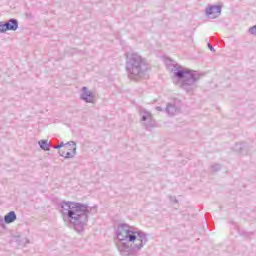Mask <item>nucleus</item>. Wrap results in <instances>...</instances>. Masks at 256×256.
Returning <instances> with one entry per match:
<instances>
[{
	"label": "nucleus",
	"mask_w": 256,
	"mask_h": 256,
	"mask_svg": "<svg viewBox=\"0 0 256 256\" xmlns=\"http://www.w3.org/2000/svg\"><path fill=\"white\" fill-rule=\"evenodd\" d=\"M115 234L118 240L116 247L121 256H133L149 243L147 233L127 223L118 224Z\"/></svg>",
	"instance_id": "obj_1"
},
{
	"label": "nucleus",
	"mask_w": 256,
	"mask_h": 256,
	"mask_svg": "<svg viewBox=\"0 0 256 256\" xmlns=\"http://www.w3.org/2000/svg\"><path fill=\"white\" fill-rule=\"evenodd\" d=\"M60 213L64 221L73 225L75 231L81 233L89 221V206L79 202L62 201L59 204Z\"/></svg>",
	"instance_id": "obj_2"
},
{
	"label": "nucleus",
	"mask_w": 256,
	"mask_h": 256,
	"mask_svg": "<svg viewBox=\"0 0 256 256\" xmlns=\"http://www.w3.org/2000/svg\"><path fill=\"white\" fill-rule=\"evenodd\" d=\"M168 69L172 71L174 77L178 79L181 83V88L186 91V93H189V95L195 93L197 81H199V73L174 63L168 65Z\"/></svg>",
	"instance_id": "obj_3"
},
{
	"label": "nucleus",
	"mask_w": 256,
	"mask_h": 256,
	"mask_svg": "<svg viewBox=\"0 0 256 256\" xmlns=\"http://www.w3.org/2000/svg\"><path fill=\"white\" fill-rule=\"evenodd\" d=\"M149 66L147 61L141 55L137 53L128 54L126 57V71L129 79L132 81H139L142 77H145Z\"/></svg>",
	"instance_id": "obj_4"
},
{
	"label": "nucleus",
	"mask_w": 256,
	"mask_h": 256,
	"mask_svg": "<svg viewBox=\"0 0 256 256\" xmlns=\"http://www.w3.org/2000/svg\"><path fill=\"white\" fill-rule=\"evenodd\" d=\"M139 115L140 123L147 131H151V129L156 127L157 123L155 122V119H153V114H151V112L141 109Z\"/></svg>",
	"instance_id": "obj_5"
},
{
	"label": "nucleus",
	"mask_w": 256,
	"mask_h": 256,
	"mask_svg": "<svg viewBox=\"0 0 256 256\" xmlns=\"http://www.w3.org/2000/svg\"><path fill=\"white\" fill-rule=\"evenodd\" d=\"M165 111L167 115L170 117H173L177 115V113L181 112V100L179 99H174L171 102H168L166 105Z\"/></svg>",
	"instance_id": "obj_6"
},
{
	"label": "nucleus",
	"mask_w": 256,
	"mask_h": 256,
	"mask_svg": "<svg viewBox=\"0 0 256 256\" xmlns=\"http://www.w3.org/2000/svg\"><path fill=\"white\" fill-rule=\"evenodd\" d=\"M66 145H69L71 149H69L70 152H60V157H64V159H73L75 155H77V143L74 141H69L66 143Z\"/></svg>",
	"instance_id": "obj_7"
},
{
	"label": "nucleus",
	"mask_w": 256,
	"mask_h": 256,
	"mask_svg": "<svg viewBox=\"0 0 256 256\" xmlns=\"http://www.w3.org/2000/svg\"><path fill=\"white\" fill-rule=\"evenodd\" d=\"M205 15L209 19H217L221 15V6L212 5L206 8Z\"/></svg>",
	"instance_id": "obj_8"
},
{
	"label": "nucleus",
	"mask_w": 256,
	"mask_h": 256,
	"mask_svg": "<svg viewBox=\"0 0 256 256\" xmlns=\"http://www.w3.org/2000/svg\"><path fill=\"white\" fill-rule=\"evenodd\" d=\"M80 99L85 101V103H95V94L89 91L87 87H82V93L80 94Z\"/></svg>",
	"instance_id": "obj_9"
},
{
	"label": "nucleus",
	"mask_w": 256,
	"mask_h": 256,
	"mask_svg": "<svg viewBox=\"0 0 256 256\" xmlns=\"http://www.w3.org/2000/svg\"><path fill=\"white\" fill-rule=\"evenodd\" d=\"M6 26V31H17L19 29V21L15 18L9 19L7 22H4Z\"/></svg>",
	"instance_id": "obj_10"
},
{
	"label": "nucleus",
	"mask_w": 256,
	"mask_h": 256,
	"mask_svg": "<svg viewBox=\"0 0 256 256\" xmlns=\"http://www.w3.org/2000/svg\"><path fill=\"white\" fill-rule=\"evenodd\" d=\"M15 221H17V214H15V211H10L4 216V223H7L8 225L15 223Z\"/></svg>",
	"instance_id": "obj_11"
},
{
	"label": "nucleus",
	"mask_w": 256,
	"mask_h": 256,
	"mask_svg": "<svg viewBox=\"0 0 256 256\" xmlns=\"http://www.w3.org/2000/svg\"><path fill=\"white\" fill-rule=\"evenodd\" d=\"M38 145L42 151H50L51 149V143L48 140H40Z\"/></svg>",
	"instance_id": "obj_12"
},
{
	"label": "nucleus",
	"mask_w": 256,
	"mask_h": 256,
	"mask_svg": "<svg viewBox=\"0 0 256 256\" xmlns=\"http://www.w3.org/2000/svg\"><path fill=\"white\" fill-rule=\"evenodd\" d=\"M233 149L237 153H243V149H245V143H236L234 145Z\"/></svg>",
	"instance_id": "obj_13"
},
{
	"label": "nucleus",
	"mask_w": 256,
	"mask_h": 256,
	"mask_svg": "<svg viewBox=\"0 0 256 256\" xmlns=\"http://www.w3.org/2000/svg\"><path fill=\"white\" fill-rule=\"evenodd\" d=\"M0 33H7L5 22H0Z\"/></svg>",
	"instance_id": "obj_14"
},
{
	"label": "nucleus",
	"mask_w": 256,
	"mask_h": 256,
	"mask_svg": "<svg viewBox=\"0 0 256 256\" xmlns=\"http://www.w3.org/2000/svg\"><path fill=\"white\" fill-rule=\"evenodd\" d=\"M221 169V165L220 164H214L211 166V171H219Z\"/></svg>",
	"instance_id": "obj_15"
},
{
	"label": "nucleus",
	"mask_w": 256,
	"mask_h": 256,
	"mask_svg": "<svg viewBox=\"0 0 256 256\" xmlns=\"http://www.w3.org/2000/svg\"><path fill=\"white\" fill-rule=\"evenodd\" d=\"M248 31L250 35H256V25L253 27H250Z\"/></svg>",
	"instance_id": "obj_16"
},
{
	"label": "nucleus",
	"mask_w": 256,
	"mask_h": 256,
	"mask_svg": "<svg viewBox=\"0 0 256 256\" xmlns=\"http://www.w3.org/2000/svg\"><path fill=\"white\" fill-rule=\"evenodd\" d=\"M169 200H170L172 203H179V200H177V197H175V196H169Z\"/></svg>",
	"instance_id": "obj_17"
},
{
	"label": "nucleus",
	"mask_w": 256,
	"mask_h": 256,
	"mask_svg": "<svg viewBox=\"0 0 256 256\" xmlns=\"http://www.w3.org/2000/svg\"><path fill=\"white\" fill-rule=\"evenodd\" d=\"M0 226L5 227V219L0 217Z\"/></svg>",
	"instance_id": "obj_18"
},
{
	"label": "nucleus",
	"mask_w": 256,
	"mask_h": 256,
	"mask_svg": "<svg viewBox=\"0 0 256 256\" xmlns=\"http://www.w3.org/2000/svg\"><path fill=\"white\" fill-rule=\"evenodd\" d=\"M208 48L210 49V51L215 52V48H213V45H211V43H208Z\"/></svg>",
	"instance_id": "obj_19"
},
{
	"label": "nucleus",
	"mask_w": 256,
	"mask_h": 256,
	"mask_svg": "<svg viewBox=\"0 0 256 256\" xmlns=\"http://www.w3.org/2000/svg\"><path fill=\"white\" fill-rule=\"evenodd\" d=\"M29 243H31V241L29 240V238H25V239H24V245H29Z\"/></svg>",
	"instance_id": "obj_20"
},
{
	"label": "nucleus",
	"mask_w": 256,
	"mask_h": 256,
	"mask_svg": "<svg viewBox=\"0 0 256 256\" xmlns=\"http://www.w3.org/2000/svg\"><path fill=\"white\" fill-rule=\"evenodd\" d=\"M156 111H163V108H161V106H157Z\"/></svg>",
	"instance_id": "obj_21"
},
{
	"label": "nucleus",
	"mask_w": 256,
	"mask_h": 256,
	"mask_svg": "<svg viewBox=\"0 0 256 256\" xmlns=\"http://www.w3.org/2000/svg\"><path fill=\"white\" fill-rule=\"evenodd\" d=\"M59 145H60V147H65V145H67V143L65 144V142H61Z\"/></svg>",
	"instance_id": "obj_22"
},
{
	"label": "nucleus",
	"mask_w": 256,
	"mask_h": 256,
	"mask_svg": "<svg viewBox=\"0 0 256 256\" xmlns=\"http://www.w3.org/2000/svg\"><path fill=\"white\" fill-rule=\"evenodd\" d=\"M54 149H61L60 145L54 146Z\"/></svg>",
	"instance_id": "obj_23"
},
{
	"label": "nucleus",
	"mask_w": 256,
	"mask_h": 256,
	"mask_svg": "<svg viewBox=\"0 0 256 256\" xmlns=\"http://www.w3.org/2000/svg\"><path fill=\"white\" fill-rule=\"evenodd\" d=\"M240 235H245V234H243V233H240Z\"/></svg>",
	"instance_id": "obj_24"
}]
</instances>
